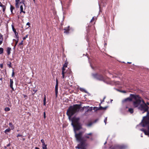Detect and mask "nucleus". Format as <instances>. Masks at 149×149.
Returning a JSON list of instances; mask_svg holds the SVG:
<instances>
[{
  "label": "nucleus",
  "instance_id": "obj_24",
  "mask_svg": "<svg viewBox=\"0 0 149 149\" xmlns=\"http://www.w3.org/2000/svg\"><path fill=\"white\" fill-rule=\"evenodd\" d=\"M108 107L107 106H106L105 107H102L101 106H100V110H102V109H104V110H105V109H106Z\"/></svg>",
  "mask_w": 149,
  "mask_h": 149
},
{
  "label": "nucleus",
  "instance_id": "obj_56",
  "mask_svg": "<svg viewBox=\"0 0 149 149\" xmlns=\"http://www.w3.org/2000/svg\"><path fill=\"white\" fill-rule=\"evenodd\" d=\"M104 100L103 99V100L101 102V103H102L103 102H104Z\"/></svg>",
  "mask_w": 149,
  "mask_h": 149
},
{
  "label": "nucleus",
  "instance_id": "obj_42",
  "mask_svg": "<svg viewBox=\"0 0 149 149\" xmlns=\"http://www.w3.org/2000/svg\"><path fill=\"white\" fill-rule=\"evenodd\" d=\"M14 70H13V72H12V77H13L14 76Z\"/></svg>",
  "mask_w": 149,
  "mask_h": 149
},
{
  "label": "nucleus",
  "instance_id": "obj_62",
  "mask_svg": "<svg viewBox=\"0 0 149 149\" xmlns=\"http://www.w3.org/2000/svg\"><path fill=\"white\" fill-rule=\"evenodd\" d=\"M106 143H107V142H106H106L104 143V145H105V144Z\"/></svg>",
  "mask_w": 149,
  "mask_h": 149
},
{
  "label": "nucleus",
  "instance_id": "obj_18",
  "mask_svg": "<svg viewBox=\"0 0 149 149\" xmlns=\"http://www.w3.org/2000/svg\"><path fill=\"white\" fill-rule=\"evenodd\" d=\"M100 106L99 107H94L93 108V109L95 110V111L100 110Z\"/></svg>",
  "mask_w": 149,
  "mask_h": 149
},
{
  "label": "nucleus",
  "instance_id": "obj_7",
  "mask_svg": "<svg viewBox=\"0 0 149 149\" xmlns=\"http://www.w3.org/2000/svg\"><path fill=\"white\" fill-rule=\"evenodd\" d=\"M93 109L92 107H89L85 111V114L86 115H91L92 114L93 112L92 111Z\"/></svg>",
  "mask_w": 149,
  "mask_h": 149
},
{
  "label": "nucleus",
  "instance_id": "obj_10",
  "mask_svg": "<svg viewBox=\"0 0 149 149\" xmlns=\"http://www.w3.org/2000/svg\"><path fill=\"white\" fill-rule=\"evenodd\" d=\"M58 85H56L55 87V95L56 97H57V94L58 93Z\"/></svg>",
  "mask_w": 149,
  "mask_h": 149
},
{
  "label": "nucleus",
  "instance_id": "obj_27",
  "mask_svg": "<svg viewBox=\"0 0 149 149\" xmlns=\"http://www.w3.org/2000/svg\"><path fill=\"white\" fill-rule=\"evenodd\" d=\"M93 123H93H92V122L90 123H89L88 124H87L86 125V126L88 127L91 126Z\"/></svg>",
  "mask_w": 149,
  "mask_h": 149
},
{
  "label": "nucleus",
  "instance_id": "obj_26",
  "mask_svg": "<svg viewBox=\"0 0 149 149\" xmlns=\"http://www.w3.org/2000/svg\"><path fill=\"white\" fill-rule=\"evenodd\" d=\"M3 49L2 48H0V54H1L3 53Z\"/></svg>",
  "mask_w": 149,
  "mask_h": 149
},
{
  "label": "nucleus",
  "instance_id": "obj_25",
  "mask_svg": "<svg viewBox=\"0 0 149 149\" xmlns=\"http://www.w3.org/2000/svg\"><path fill=\"white\" fill-rule=\"evenodd\" d=\"M46 96L45 95V97L44 98V100H43V104L44 105H45L46 104Z\"/></svg>",
  "mask_w": 149,
  "mask_h": 149
},
{
  "label": "nucleus",
  "instance_id": "obj_13",
  "mask_svg": "<svg viewBox=\"0 0 149 149\" xmlns=\"http://www.w3.org/2000/svg\"><path fill=\"white\" fill-rule=\"evenodd\" d=\"M3 39V35L0 33V45H1L2 44Z\"/></svg>",
  "mask_w": 149,
  "mask_h": 149
},
{
  "label": "nucleus",
  "instance_id": "obj_59",
  "mask_svg": "<svg viewBox=\"0 0 149 149\" xmlns=\"http://www.w3.org/2000/svg\"><path fill=\"white\" fill-rule=\"evenodd\" d=\"M33 2H34V3H35V2H36V1H35V0H33Z\"/></svg>",
  "mask_w": 149,
  "mask_h": 149
},
{
  "label": "nucleus",
  "instance_id": "obj_35",
  "mask_svg": "<svg viewBox=\"0 0 149 149\" xmlns=\"http://www.w3.org/2000/svg\"><path fill=\"white\" fill-rule=\"evenodd\" d=\"M0 6L3 8L6 7L5 6L2 4H0Z\"/></svg>",
  "mask_w": 149,
  "mask_h": 149
},
{
  "label": "nucleus",
  "instance_id": "obj_16",
  "mask_svg": "<svg viewBox=\"0 0 149 149\" xmlns=\"http://www.w3.org/2000/svg\"><path fill=\"white\" fill-rule=\"evenodd\" d=\"M9 125L10 127L11 130L14 129V127L11 123H9Z\"/></svg>",
  "mask_w": 149,
  "mask_h": 149
},
{
  "label": "nucleus",
  "instance_id": "obj_33",
  "mask_svg": "<svg viewBox=\"0 0 149 149\" xmlns=\"http://www.w3.org/2000/svg\"><path fill=\"white\" fill-rule=\"evenodd\" d=\"M19 3H15V6L16 8L19 7Z\"/></svg>",
  "mask_w": 149,
  "mask_h": 149
},
{
  "label": "nucleus",
  "instance_id": "obj_45",
  "mask_svg": "<svg viewBox=\"0 0 149 149\" xmlns=\"http://www.w3.org/2000/svg\"><path fill=\"white\" fill-rule=\"evenodd\" d=\"M44 117L45 118H46V114L45 112L44 113Z\"/></svg>",
  "mask_w": 149,
  "mask_h": 149
},
{
  "label": "nucleus",
  "instance_id": "obj_9",
  "mask_svg": "<svg viewBox=\"0 0 149 149\" xmlns=\"http://www.w3.org/2000/svg\"><path fill=\"white\" fill-rule=\"evenodd\" d=\"M70 26H68V27H65L64 29V33H65L66 34H68L69 33V31L70 30Z\"/></svg>",
  "mask_w": 149,
  "mask_h": 149
},
{
  "label": "nucleus",
  "instance_id": "obj_23",
  "mask_svg": "<svg viewBox=\"0 0 149 149\" xmlns=\"http://www.w3.org/2000/svg\"><path fill=\"white\" fill-rule=\"evenodd\" d=\"M97 17H93L92 19L91 20L90 22H93L94 20L97 19Z\"/></svg>",
  "mask_w": 149,
  "mask_h": 149
},
{
  "label": "nucleus",
  "instance_id": "obj_4",
  "mask_svg": "<svg viewBox=\"0 0 149 149\" xmlns=\"http://www.w3.org/2000/svg\"><path fill=\"white\" fill-rule=\"evenodd\" d=\"M141 126L142 127H147L148 130L146 131L143 129H140V130L143 132L145 135H147L149 136V117L147 116H144L141 122L137 126L138 127Z\"/></svg>",
  "mask_w": 149,
  "mask_h": 149
},
{
  "label": "nucleus",
  "instance_id": "obj_54",
  "mask_svg": "<svg viewBox=\"0 0 149 149\" xmlns=\"http://www.w3.org/2000/svg\"><path fill=\"white\" fill-rule=\"evenodd\" d=\"M35 148V149H40L39 148L37 147H36Z\"/></svg>",
  "mask_w": 149,
  "mask_h": 149
},
{
  "label": "nucleus",
  "instance_id": "obj_28",
  "mask_svg": "<svg viewBox=\"0 0 149 149\" xmlns=\"http://www.w3.org/2000/svg\"><path fill=\"white\" fill-rule=\"evenodd\" d=\"M5 110L6 111H8L10 110V109L9 107H6L5 109Z\"/></svg>",
  "mask_w": 149,
  "mask_h": 149
},
{
  "label": "nucleus",
  "instance_id": "obj_60",
  "mask_svg": "<svg viewBox=\"0 0 149 149\" xmlns=\"http://www.w3.org/2000/svg\"><path fill=\"white\" fill-rule=\"evenodd\" d=\"M105 98H106V97L105 96L103 98V100H104L105 99Z\"/></svg>",
  "mask_w": 149,
  "mask_h": 149
},
{
  "label": "nucleus",
  "instance_id": "obj_30",
  "mask_svg": "<svg viewBox=\"0 0 149 149\" xmlns=\"http://www.w3.org/2000/svg\"><path fill=\"white\" fill-rule=\"evenodd\" d=\"M65 67H63L62 69V72L65 73V69L64 68Z\"/></svg>",
  "mask_w": 149,
  "mask_h": 149
},
{
  "label": "nucleus",
  "instance_id": "obj_64",
  "mask_svg": "<svg viewBox=\"0 0 149 149\" xmlns=\"http://www.w3.org/2000/svg\"><path fill=\"white\" fill-rule=\"evenodd\" d=\"M110 101H111V102H112V101H113V100H112V99H111V100Z\"/></svg>",
  "mask_w": 149,
  "mask_h": 149
},
{
  "label": "nucleus",
  "instance_id": "obj_1",
  "mask_svg": "<svg viewBox=\"0 0 149 149\" xmlns=\"http://www.w3.org/2000/svg\"><path fill=\"white\" fill-rule=\"evenodd\" d=\"M79 118H74L72 121L71 125L74 128L75 133V136L77 141L79 143L75 147L79 149H84V137L83 132H80L77 133L76 131L82 128V125L79 121Z\"/></svg>",
  "mask_w": 149,
  "mask_h": 149
},
{
  "label": "nucleus",
  "instance_id": "obj_51",
  "mask_svg": "<svg viewBox=\"0 0 149 149\" xmlns=\"http://www.w3.org/2000/svg\"><path fill=\"white\" fill-rule=\"evenodd\" d=\"M23 96H24V98H26V97H27V96L25 95H24Z\"/></svg>",
  "mask_w": 149,
  "mask_h": 149
},
{
  "label": "nucleus",
  "instance_id": "obj_61",
  "mask_svg": "<svg viewBox=\"0 0 149 149\" xmlns=\"http://www.w3.org/2000/svg\"><path fill=\"white\" fill-rule=\"evenodd\" d=\"M102 81H103L104 82H106V83H107V82H106L105 81V80H104V81H103V80H102Z\"/></svg>",
  "mask_w": 149,
  "mask_h": 149
},
{
  "label": "nucleus",
  "instance_id": "obj_32",
  "mask_svg": "<svg viewBox=\"0 0 149 149\" xmlns=\"http://www.w3.org/2000/svg\"><path fill=\"white\" fill-rule=\"evenodd\" d=\"M19 136L22 137L23 136L21 134H18L17 136V137L18 138V137Z\"/></svg>",
  "mask_w": 149,
  "mask_h": 149
},
{
  "label": "nucleus",
  "instance_id": "obj_52",
  "mask_svg": "<svg viewBox=\"0 0 149 149\" xmlns=\"http://www.w3.org/2000/svg\"><path fill=\"white\" fill-rule=\"evenodd\" d=\"M146 104L147 105H149V102H147L146 103Z\"/></svg>",
  "mask_w": 149,
  "mask_h": 149
},
{
  "label": "nucleus",
  "instance_id": "obj_34",
  "mask_svg": "<svg viewBox=\"0 0 149 149\" xmlns=\"http://www.w3.org/2000/svg\"><path fill=\"white\" fill-rule=\"evenodd\" d=\"M99 120V119L97 118L95 120L94 122H93V123H96L97 121Z\"/></svg>",
  "mask_w": 149,
  "mask_h": 149
},
{
  "label": "nucleus",
  "instance_id": "obj_36",
  "mask_svg": "<svg viewBox=\"0 0 149 149\" xmlns=\"http://www.w3.org/2000/svg\"><path fill=\"white\" fill-rule=\"evenodd\" d=\"M28 35H27L26 36L24 37L23 38V39L24 40H25L26 38L28 37Z\"/></svg>",
  "mask_w": 149,
  "mask_h": 149
},
{
  "label": "nucleus",
  "instance_id": "obj_3",
  "mask_svg": "<svg viewBox=\"0 0 149 149\" xmlns=\"http://www.w3.org/2000/svg\"><path fill=\"white\" fill-rule=\"evenodd\" d=\"M81 105L76 104L72 106H70L66 112L67 115L68 116L69 118H70L72 115L76 113L77 112L80 110L82 111L84 108L82 109H81Z\"/></svg>",
  "mask_w": 149,
  "mask_h": 149
},
{
  "label": "nucleus",
  "instance_id": "obj_21",
  "mask_svg": "<svg viewBox=\"0 0 149 149\" xmlns=\"http://www.w3.org/2000/svg\"><path fill=\"white\" fill-rule=\"evenodd\" d=\"M47 145L45 144H42V148L43 149H47Z\"/></svg>",
  "mask_w": 149,
  "mask_h": 149
},
{
  "label": "nucleus",
  "instance_id": "obj_15",
  "mask_svg": "<svg viewBox=\"0 0 149 149\" xmlns=\"http://www.w3.org/2000/svg\"><path fill=\"white\" fill-rule=\"evenodd\" d=\"M20 13H23L24 14H25L26 12L23 11V6L22 5H21L20 6Z\"/></svg>",
  "mask_w": 149,
  "mask_h": 149
},
{
  "label": "nucleus",
  "instance_id": "obj_17",
  "mask_svg": "<svg viewBox=\"0 0 149 149\" xmlns=\"http://www.w3.org/2000/svg\"><path fill=\"white\" fill-rule=\"evenodd\" d=\"M128 111L130 113H132L134 112V109L133 108H130L129 109Z\"/></svg>",
  "mask_w": 149,
  "mask_h": 149
},
{
  "label": "nucleus",
  "instance_id": "obj_11",
  "mask_svg": "<svg viewBox=\"0 0 149 149\" xmlns=\"http://www.w3.org/2000/svg\"><path fill=\"white\" fill-rule=\"evenodd\" d=\"M13 79H10V87L13 90H14V88L13 87Z\"/></svg>",
  "mask_w": 149,
  "mask_h": 149
},
{
  "label": "nucleus",
  "instance_id": "obj_20",
  "mask_svg": "<svg viewBox=\"0 0 149 149\" xmlns=\"http://www.w3.org/2000/svg\"><path fill=\"white\" fill-rule=\"evenodd\" d=\"M10 130V128H8L6 129L4 131L5 133L6 134H8V132H9Z\"/></svg>",
  "mask_w": 149,
  "mask_h": 149
},
{
  "label": "nucleus",
  "instance_id": "obj_43",
  "mask_svg": "<svg viewBox=\"0 0 149 149\" xmlns=\"http://www.w3.org/2000/svg\"><path fill=\"white\" fill-rule=\"evenodd\" d=\"M19 0H15V3H19Z\"/></svg>",
  "mask_w": 149,
  "mask_h": 149
},
{
  "label": "nucleus",
  "instance_id": "obj_19",
  "mask_svg": "<svg viewBox=\"0 0 149 149\" xmlns=\"http://www.w3.org/2000/svg\"><path fill=\"white\" fill-rule=\"evenodd\" d=\"M23 45V41H22L20 43H19V46L20 47V48L22 49L23 48V46H22Z\"/></svg>",
  "mask_w": 149,
  "mask_h": 149
},
{
  "label": "nucleus",
  "instance_id": "obj_41",
  "mask_svg": "<svg viewBox=\"0 0 149 149\" xmlns=\"http://www.w3.org/2000/svg\"><path fill=\"white\" fill-rule=\"evenodd\" d=\"M62 78H64V73L62 72Z\"/></svg>",
  "mask_w": 149,
  "mask_h": 149
},
{
  "label": "nucleus",
  "instance_id": "obj_49",
  "mask_svg": "<svg viewBox=\"0 0 149 149\" xmlns=\"http://www.w3.org/2000/svg\"><path fill=\"white\" fill-rule=\"evenodd\" d=\"M0 66V67L1 68H3V65L2 64H1Z\"/></svg>",
  "mask_w": 149,
  "mask_h": 149
},
{
  "label": "nucleus",
  "instance_id": "obj_58",
  "mask_svg": "<svg viewBox=\"0 0 149 149\" xmlns=\"http://www.w3.org/2000/svg\"><path fill=\"white\" fill-rule=\"evenodd\" d=\"M122 92H123V93H126V91H122Z\"/></svg>",
  "mask_w": 149,
  "mask_h": 149
},
{
  "label": "nucleus",
  "instance_id": "obj_63",
  "mask_svg": "<svg viewBox=\"0 0 149 149\" xmlns=\"http://www.w3.org/2000/svg\"><path fill=\"white\" fill-rule=\"evenodd\" d=\"M2 78H0V80H2Z\"/></svg>",
  "mask_w": 149,
  "mask_h": 149
},
{
  "label": "nucleus",
  "instance_id": "obj_55",
  "mask_svg": "<svg viewBox=\"0 0 149 149\" xmlns=\"http://www.w3.org/2000/svg\"><path fill=\"white\" fill-rule=\"evenodd\" d=\"M87 107H88H88H87V106H84V109H85H85L87 108Z\"/></svg>",
  "mask_w": 149,
  "mask_h": 149
},
{
  "label": "nucleus",
  "instance_id": "obj_39",
  "mask_svg": "<svg viewBox=\"0 0 149 149\" xmlns=\"http://www.w3.org/2000/svg\"><path fill=\"white\" fill-rule=\"evenodd\" d=\"M13 31L15 32V34L17 36V37L16 34V30H15V29H14V28H13Z\"/></svg>",
  "mask_w": 149,
  "mask_h": 149
},
{
  "label": "nucleus",
  "instance_id": "obj_8",
  "mask_svg": "<svg viewBox=\"0 0 149 149\" xmlns=\"http://www.w3.org/2000/svg\"><path fill=\"white\" fill-rule=\"evenodd\" d=\"M127 147V146L125 145H118L114 147V149H125Z\"/></svg>",
  "mask_w": 149,
  "mask_h": 149
},
{
  "label": "nucleus",
  "instance_id": "obj_31",
  "mask_svg": "<svg viewBox=\"0 0 149 149\" xmlns=\"http://www.w3.org/2000/svg\"><path fill=\"white\" fill-rule=\"evenodd\" d=\"M107 117L105 118V119L104 120V123H105V125L106 124V122L107 121Z\"/></svg>",
  "mask_w": 149,
  "mask_h": 149
},
{
  "label": "nucleus",
  "instance_id": "obj_14",
  "mask_svg": "<svg viewBox=\"0 0 149 149\" xmlns=\"http://www.w3.org/2000/svg\"><path fill=\"white\" fill-rule=\"evenodd\" d=\"M11 50V48L8 47L7 49V52L8 55H9L10 53V51Z\"/></svg>",
  "mask_w": 149,
  "mask_h": 149
},
{
  "label": "nucleus",
  "instance_id": "obj_37",
  "mask_svg": "<svg viewBox=\"0 0 149 149\" xmlns=\"http://www.w3.org/2000/svg\"><path fill=\"white\" fill-rule=\"evenodd\" d=\"M41 142L42 143V144H45L44 142V141L43 139H41Z\"/></svg>",
  "mask_w": 149,
  "mask_h": 149
},
{
  "label": "nucleus",
  "instance_id": "obj_2",
  "mask_svg": "<svg viewBox=\"0 0 149 149\" xmlns=\"http://www.w3.org/2000/svg\"><path fill=\"white\" fill-rule=\"evenodd\" d=\"M131 95L135 100V101H134L133 103L134 107L137 108L139 110L142 111L143 113L147 112V115L146 116L149 117L147 116L149 114V111H148L149 107L146 105L142 97L139 95Z\"/></svg>",
  "mask_w": 149,
  "mask_h": 149
},
{
  "label": "nucleus",
  "instance_id": "obj_57",
  "mask_svg": "<svg viewBox=\"0 0 149 149\" xmlns=\"http://www.w3.org/2000/svg\"><path fill=\"white\" fill-rule=\"evenodd\" d=\"M90 65L91 66V67L92 68H93V67L92 66L91 64V63H90Z\"/></svg>",
  "mask_w": 149,
  "mask_h": 149
},
{
  "label": "nucleus",
  "instance_id": "obj_22",
  "mask_svg": "<svg viewBox=\"0 0 149 149\" xmlns=\"http://www.w3.org/2000/svg\"><path fill=\"white\" fill-rule=\"evenodd\" d=\"M14 9V7L12 6L11 5L10 6V9L11 12L12 13H13V9Z\"/></svg>",
  "mask_w": 149,
  "mask_h": 149
},
{
  "label": "nucleus",
  "instance_id": "obj_50",
  "mask_svg": "<svg viewBox=\"0 0 149 149\" xmlns=\"http://www.w3.org/2000/svg\"><path fill=\"white\" fill-rule=\"evenodd\" d=\"M17 42H18V41H17L16 42V43H15V46H14V48H15V46H16V45H17Z\"/></svg>",
  "mask_w": 149,
  "mask_h": 149
},
{
  "label": "nucleus",
  "instance_id": "obj_6",
  "mask_svg": "<svg viewBox=\"0 0 149 149\" xmlns=\"http://www.w3.org/2000/svg\"><path fill=\"white\" fill-rule=\"evenodd\" d=\"M93 76L97 79L100 80L104 81V77L102 75H98L97 74H93Z\"/></svg>",
  "mask_w": 149,
  "mask_h": 149
},
{
  "label": "nucleus",
  "instance_id": "obj_5",
  "mask_svg": "<svg viewBox=\"0 0 149 149\" xmlns=\"http://www.w3.org/2000/svg\"><path fill=\"white\" fill-rule=\"evenodd\" d=\"M134 95L132 94H130V97H127L124 100H123L122 101L123 103H128L129 102L132 101V99H134V100L133 102H133L135 101V99L133 98L132 96H131V95Z\"/></svg>",
  "mask_w": 149,
  "mask_h": 149
},
{
  "label": "nucleus",
  "instance_id": "obj_29",
  "mask_svg": "<svg viewBox=\"0 0 149 149\" xmlns=\"http://www.w3.org/2000/svg\"><path fill=\"white\" fill-rule=\"evenodd\" d=\"M68 65V63H65L63 65V67L65 68L67 67Z\"/></svg>",
  "mask_w": 149,
  "mask_h": 149
},
{
  "label": "nucleus",
  "instance_id": "obj_38",
  "mask_svg": "<svg viewBox=\"0 0 149 149\" xmlns=\"http://www.w3.org/2000/svg\"><path fill=\"white\" fill-rule=\"evenodd\" d=\"M84 93H87L88 96H90V94L89 93H87V91L85 90H84Z\"/></svg>",
  "mask_w": 149,
  "mask_h": 149
},
{
  "label": "nucleus",
  "instance_id": "obj_47",
  "mask_svg": "<svg viewBox=\"0 0 149 149\" xmlns=\"http://www.w3.org/2000/svg\"><path fill=\"white\" fill-rule=\"evenodd\" d=\"M11 63H10L9 64H8V66L9 67H11Z\"/></svg>",
  "mask_w": 149,
  "mask_h": 149
},
{
  "label": "nucleus",
  "instance_id": "obj_12",
  "mask_svg": "<svg viewBox=\"0 0 149 149\" xmlns=\"http://www.w3.org/2000/svg\"><path fill=\"white\" fill-rule=\"evenodd\" d=\"M92 134V133H90L88 134H85V135H84V139L85 138H89V137L88 136V135H91ZM85 143L84 142V149H86V148H85Z\"/></svg>",
  "mask_w": 149,
  "mask_h": 149
},
{
  "label": "nucleus",
  "instance_id": "obj_48",
  "mask_svg": "<svg viewBox=\"0 0 149 149\" xmlns=\"http://www.w3.org/2000/svg\"><path fill=\"white\" fill-rule=\"evenodd\" d=\"M30 25V23H29V22H28L26 24V25L29 26Z\"/></svg>",
  "mask_w": 149,
  "mask_h": 149
},
{
  "label": "nucleus",
  "instance_id": "obj_40",
  "mask_svg": "<svg viewBox=\"0 0 149 149\" xmlns=\"http://www.w3.org/2000/svg\"><path fill=\"white\" fill-rule=\"evenodd\" d=\"M6 8V7L3 8V12H5Z\"/></svg>",
  "mask_w": 149,
  "mask_h": 149
},
{
  "label": "nucleus",
  "instance_id": "obj_44",
  "mask_svg": "<svg viewBox=\"0 0 149 149\" xmlns=\"http://www.w3.org/2000/svg\"><path fill=\"white\" fill-rule=\"evenodd\" d=\"M80 90L81 91H82V92H84V88H80Z\"/></svg>",
  "mask_w": 149,
  "mask_h": 149
},
{
  "label": "nucleus",
  "instance_id": "obj_46",
  "mask_svg": "<svg viewBox=\"0 0 149 149\" xmlns=\"http://www.w3.org/2000/svg\"><path fill=\"white\" fill-rule=\"evenodd\" d=\"M56 85H58V80L57 79H56Z\"/></svg>",
  "mask_w": 149,
  "mask_h": 149
},
{
  "label": "nucleus",
  "instance_id": "obj_53",
  "mask_svg": "<svg viewBox=\"0 0 149 149\" xmlns=\"http://www.w3.org/2000/svg\"><path fill=\"white\" fill-rule=\"evenodd\" d=\"M10 143H9V144H8V145H7V147H8V146H10Z\"/></svg>",
  "mask_w": 149,
  "mask_h": 149
}]
</instances>
